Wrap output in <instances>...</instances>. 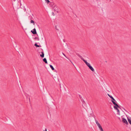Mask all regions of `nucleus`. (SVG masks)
Masks as SVG:
<instances>
[{
    "label": "nucleus",
    "instance_id": "19",
    "mask_svg": "<svg viewBox=\"0 0 131 131\" xmlns=\"http://www.w3.org/2000/svg\"><path fill=\"white\" fill-rule=\"evenodd\" d=\"M34 39H37V40H39V39L37 38V37H35V38H34Z\"/></svg>",
    "mask_w": 131,
    "mask_h": 131
},
{
    "label": "nucleus",
    "instance_id": "6",
    "mask_svg": "<svg viewBox=\"0 0 131 131\" xmlns=\"http://www.w3.org/2000/svg\"><path fill=\"white\" fill-rule=\"evenodd\" d=\"M89 69L93 72H94V70L93 68L91 66L89 67Z\"/></svg>",
    "mask_w": 131,
    "mask_h": 131
},
{
    "label": "nucleus",
    "instance_id": "3",
    "mask_svg": "<svg viewBox=\"0 0 131 131\" xmlns=\"http://www.w3.org/2000/svg\"><path fill=\"white\" fill-rule=\"evenodd\" d=\"M122 121L123 123H125L127 125L128 124V123L127 122V121L124 118H123V119L122 120Z\"/></svg>",
    "mask_w": 131,
    "mask_h": 131
},
{
    "label": "nucleus",
    "instance_id": "8",
    "mask_svg": "<svg viewBox=\"0 0 131 131\" xmlns=\"http://www.w3.org/2000/svg\"><path fill=\"white\" fill-rule=\"evenodd\" d=\"M128 120L129 123L131 125V118H128Z\"/></svg>",
    "mask_w": 131,
    "mask_h": 131
},
{
    "label": "nucleus",
    "instance_id": "22",
    "mask_svg": "<svg viewBox=\"0 0 131 131\" xmlns=\"http://www.w3.org/2000/svg\"><path fill=\"white\" fill-rule=\"evenodd\" d=\"M83 61V60H84V59L82 58V57L81 56L80 57Z\"/></svg>",
    "mask_w": 131,
    "mask_h": 131
},
{
    "label": "nucleus",
    "instance_id": "28",
    "mask_svg": "<svg viewBox=\"0 0 131 131\" xmlns=\"http://www.w3.org/2000/svg\"><path fill=\"white\" fill-rule=\"evenodd\" d=\"M52 14H53V15H54V13H53V12H52Z\"/></svg>",
    "mask_w": 131,
    "mask_h": 131
},
{
    "label": "nucleus",
    "instance_id": "15",
    "mask_svg": "<svg viewBox=\"0 0 131 131\" xmlns=\"http://www.w3.org/2000/svg\"><path fill=\"white\" fill-rule=\"evenodd\" d=\"M62 54H63V55L66 58H67V59H68L69 60V59L66 56V55L65 54H64V53H62Z\"/></svg>",
    "mask_w": 131,
    "mask_h": 131
},
{
    "label": "nucleus",
    "instance_id": "29",
    "mask_svg": "<svg viewBox=\"0 0 131 131\" xmlns=\"http://www.w3.org/2000/svg\"><path fill=\"white\" fill-rule=\"evenodd\" d=\"M84 103H85V101H83V103H84Z\"/></svg>",
    "mask_w": 131,
    "mask_h": 131
},
{
    "label": "nucleus",
    "instance_id": "1",
    "mask_svg": "<svg viewBox=\"0 0 131 131\" xmlns=\"http://www.w3.org/2000/svg\"><path fill=\"white\" fill-rule=\"evenodd\" d=\"M116 102H114V101H112V103L113 104L115 105V106H116L117 108H119L120 109H121V107L116 103Z\"/></svg>",
    "mask_w": 131,
    "mask_h": 131
},
{
    "label": "nucleus",
    "instance_id": "2",
    "mask_svg": "<svg viewBox=\"0 0 131 131\" xmlns=\"http://www.w3.org/2000/svg\"><path fill=\"white\" fill-rule=\"evenodd\" d=\"M31 32L33 34H36L37 33L36 29L35 28L33 30H31Z\"/></svg>",
    "mask_w": 131,
    "mask_h": 131
},
{
    "label": "nucleus",
    "instance_id": "10",
    "mask_svg": "<svg viewBox=\"0 0 131 131\" xmlns=\"http://www.w3.org/2000/svg\"><path fill=\"white\" fill-rule=\"evenodd\" d=\"M43 61L44 62L46 63L47 64V61L46 59V58H44L43 59Z\"/></svg>",
    "mask_w": 131,
    "mask_h": 131
},
{
    "label": "nucleus",
    "instance_id": "4",
    "mask_svg": "<svg viewBox=\"0 0 131 131\" xmlns=\"http://www.w3.org/2000/svg\"><path fill=\"white\" fill-rule=\"evenodd\" d=\"M114 108L115 110H117V112H118V115H120V112L118 110V109L117 108L116 106H114Z\"/></svg>",
    "mask_w": 131,
    "mask_h": 131
},
{
    "label": "nucleus",
    "instance_id": "18",
    "mask_svg": "<svg viewBox=\"0 0 131 131\" xmlns=\"http://www.w3.org/2000/svg\"><path fill=\"white\" fill-rule=\"evenodd\" d=\"M45 1L47 2L48 4L50 2L49 0H45Z\"/></svg>",
    "mask_w": 131,
    "mask_h": 131
},
{
    "label": "nucleus",
    "instance_id": "7",
    "mask_svg": "<svg viewBox=\"0 0 131 131\" xmlns=\"http://www.w3.org/2000/svg\"><path fill=\"white\" fill-rule=\"evenodd\" d=\"M110 98L112 99V101H114V102H116V101L112 96L111 97H110Z\"/></svg>",
    "mask_w": 131,
    "mask_h": 131
},
{
    "label": "nucleus",
    "instance_id": "12",
    "mask_svg": "<svg viewBox=\"0 0 131 131\" xmlns=\"http://www.w3.org/2000/svg\"><path fill=\"white\" fill-rule=\"evenodd\" d=\"M95 121L96 123L97 124V126L100 124L98 122V121L97 120H96V119H95Z\"/></svg>",
    "mask_w": 131,
    "mask_h": 131
},
{
    "label": "nucleus",
    "instance_id": "14",
    "mask_svg": "<svg viewBox=\"0 0 131 131\" xmlns=\"http://www.w3.org/2000/svg\"><path fill=\"white\" fill-rule=\"evenodd\" d=\"M30 23L33 24L34 25L35 23L34 21L33 20H31L30 21Z\"/></svg>",
    "mask_w": 131,
    "mask_h": 131
},
{
    "label": "nucleus",
    "instance_id": "16",
    "mask_svg": "<svg viewBox=\"0 0 131 131\" xmlns=\"http://www.w3.org/2000/svg\"><path fill=\"white\" fill-rule=\"evenodd\" d=\"M83 61L86 64L88 63L86 61L84 60H83Z\"/></svg>",
    "mask_w": 131,
    "mask_h": 131
},
{
    "label": "nucleus",
    "instance_id": "23",
    "mask_svg": "<svg viewBox=\"0 0 131 131\" xmlns=\"http://www.w3.org/2000/svg\"><path fill=\"white\" fill-rule=\"evenodd\" d=\"M108 95V96L110 97H111L112 96L110 95V94H107Z\"/></svg>",
    "mask_w": 131,
    "mask_h": 131
},
{
    "label": "nucleus",
    "instance_id": "25",
    "mask_svg": "<svg viewBox=\"0 0 131 131\" xmlns=\"http://www.w3.org/2000/svg\"><path fill=\"white\" fill-rule=\"evenodd\" d=\"M93 117H94L95 119H96L95 118V116L94 115V116H93Z\"/></svg>",
    "mask_w": 131,
    "mask_h": 131
},
{
    "label": "nucleus",
    "instance_id": "20",
    "mask_svg": "<svg viewBox=\"0 0 131 131\" xmlns=\"http://www.w3.org/2000/svg\"><path fill=\"white\" fill-rule=\"evenodd\" d=\"M76 54L79 57H80L81 56V55H80L79 53H77Z\"/></svg>",
    "mask_w": 131,
    "mask_h": 131
},
{
    "label": "nucleus",
    "instance_id": "21",
    "mask_svg": "<svg viewBox=\"0 0 131 131\" xmlns=\"http://www.w3.org/2000/svg\"><path fill=\"white\" fill-rule=\"evenodd\" d=\"M76 54L79 57H80L81 56V55H80L79 53H77Z\"/></svg>",
    "mask_w": 131,
    "mask_h": 131
},
{
    "label": "nucleus",
    "instance_id": "26",
    "mask_svg": "<svg viewBox=\"0 0 131 131\" xmlns=\"http://www.w3.org/2000/svg\"><path fill=\"white\" fill-rule=\"evenodd\" d=\"M123 108L125 111H126V112H127V111L125 110V109L124 108Z\"/></svg>",
    "mask_w": 131,
    "mask_h": 131
},
{
    "label": "nucleus",
    "instance_id": "24",
    "mask_svg": "<svg viewBox=\"0 0 131 131\" xmlns=\"http://www.w3.org/2000/svg\"><path fill=\"white\" fill-rule=\"evenodd\" d=\"M55 28H56V29L57 30H58V29L57 28V26H55Z\"/></svg>",
    "mask_w": 131,
    "mask_h": 131
},
{
    "label": "nucleus",
    "instance_id": "9",
    "mask_svg": "<svg viewBox=\"0 0 131 131\" xmlns=\"http://www.w3.org/2000/svg\"><path fill=\"white\" fill-rule=\"evenodd\" d=\"M41 54L40 55V56L42 58H43L44 57V53L43 52H41Z\"/></svg>",
    "mask_w": 131,
    "mask_h": 131
},
{
    "label": "nucleus",
    "instance_id": "17",
    "mask_svg": "<svg viewBox=\"0 0 131 131\" xmlns=\"http://www.w3.org/2000/svg\"><path fill=\"white\" fill-rule=\"evenodd\" d=\"M86 65L87 66L89 67L90 66V64L89 63H88L86 64Z\"/></svg>",
    "mask_w": 131,
    "mask_h": 131
},
{
    "label": "nucleus",
    "instance_id": "30",
    "mask_svg": "<svg viewBox=\"0 0 131 131\" xmlns=\"http://www.w3.org/2000/svg\"><path fill=\"white\" fill-rule=\"evenodd\" d=\"M70 61L71 62V63H72V62H71V61L70 60Z\"/></svg>",
    "mask_w": 131,
    "mask_h": 131
},
{
    "label": "nucleus",
    "instance_id": "11",
    "mask_svg": "<svg viewBox=\"0 0 131 131\" xmlns=\"http://www.w3.org/2000/svg\"><path fill=\"white\" fill-rule=\"evenodd\" d=\"M49 66H50V67L51 69L52 70H54V68H53V66L52 65L50 64V65H49Z\"/></svg>",
    "mask_w": 131,
    "mask_h": 131
},
{
    "label": "nucleus",
    "instance_id": "27",
    "mask_svg": "<svg viewBox=\"0 0 131 131\" xmlns=\"http://www.w3.org/2000/svg\"><path fill=\"white\" fill-rule=\"evenodd\" d=\"M44 131H47V129L46 128L45 130H44Z\"/></svg>",
    "mask_w": 131,
    "mask_h": 131
},
{
    "label": "nucleus",
    "instance_id": "13",
    "mask_svg": "<svg viewBox=\"0 0 131 131\" xmlns=\"http://www.w3.org/2000/svg\"><path fill=\"white\" fill-rule=\"evenodd\" d=\"M35 46H36V47H41V46L40 45H38L37 44V43H35L34 45Z\"/></svg>",
    "mask_w": 131,
    "mask_h": 131
},
{
    "label": "nucleus",
    "instance_id": "5",
    "mask_svg": "<svg viewBox=\"0 0 131 131\" xmlns=\"http://www.w3.org/2000/svg\"><path fill=\"white\" fill-rule=\"evenodd\" d=\"M99 128L101 131H104L102 128V126L100 124L98 126Z\"/></svg>",
    "mask_w": 131,
    "mask_h": 131
}]
</instances>
